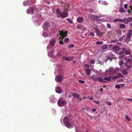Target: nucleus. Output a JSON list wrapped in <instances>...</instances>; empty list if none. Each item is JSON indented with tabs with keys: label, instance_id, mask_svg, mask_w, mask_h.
I'll use <instances>...</instances> for the list:
<instances>
[{
	"label": "nucleus",
	"instance_id": "de8ad7c7",
	"mask_svg": "<svg viewBox=\"0 0 132 132\" xmlns=\"http://www.w3.org/2000/svg\"><path fill=\"white\" fill-rule=\"evenodd\" d=\"M127 63H130L131 62V60L129 59H128L126 61Z\"/></svg>",
	"mask_w": 132,
	"mask_h": 132
},
{
	"label": "nucleus",
	"instance_id": "1a4fd4ad",
	"mask_svg": "<svg viewBox=\"0 0 132 132\" xmlns=\"http://www.w3.org/2000/svg\"><path fill=\"white\" fill-rule=\"evenodd\" d=\"M66 102H64L63 101L61 100H59L58 101L57 103L59 105H64V104H66Z\"/></svg>",
	"mask_w": 132,
	"mask_h": 132
},
{
	"label": "nucleus",
	"instance_id": "423d86ee",
	"mask_svg": "<svg viewBox=\"0 0 132 132\" xmlns=\"http://www.w3.org/2000/svg\"><path fill=\"white\" fill-rule=\"evenodd\" d=\"M56 81L58 82L61 81L63 79V77L61 76H58L55 78Z\"/></svg>",
	"mask_w": 132,
	"mask_h": 132
},
{
	"label": "nucleus",
	"instance_id": "13d9d810",
	"mask_svg": "<svg viewBox=\"0 0 132 132\" xmlns=\"http://www.w3.org/2000/svg\"><path fill=\"white\" fill-rule=\"evenodd\" d=\"M26 1H24L23 2V5L24 6H25L26 5Z\"/></svg>",
	"mask_w": 132,
	"mask_h": 132
},
{
	"label": "nucleus",
	"instance_id": "ddd939ff",
	"mask_svg": "<svg viewBox=\"0 0 132 132\" xmlns=\"http://www.w3.org/2000/svg\"><path fill=\"white\" fill-rule=\"evenodd\" d=\"M122 50L123 51L125 50V54L128 55L130 54V53L129 52V50H126L125 48H122Z\"/></svg>",
	"mask_w": 132,
	"mask_h": 132
},
{
	"label": "nucleus",
	"instance_id": "20e7f679",
	"mask_svg": "<svg viewBox=\"0 0 132 132\" xmlns=\"http://www.w3.org/2000/svg\"><path fill=\"white\" fill-rule=\"evenodd\" d=\"M59 34L61 36L62 38H64L67 35V31L63 32V31H60Z\"/></svg>",
	"mask_w": 132,
	"mask_h": 132
},
{
	"label": "nucleus",
	"instance_id": "f8f14e48",
	"mask_svg": "<svg viewBox=\"0 0 132 132\" xmlns=\"http://www.w3.org/2000/svg\"><path fill=\"white\" fill-rule=\"evenodd\" d=\"M131 37L127 35L125 38V41L126 42H128L130 40Z\"/></svg>",
	"mask_w": 132,
	"mask_h": 132
},
{
	"label": "nucleus",
	"instance_id": "5fc2aeb1",
	"mask_svg": "<svg viewBox=\"0 0 132 132\" xmlns=\"http://www.w3.org/2000/svg\"><path fill=\"white\" fill-rule=\"evenodd\" d=\"M127 6L128 5L127 4H125L124 5V7L125 9H127Z\"/></svg>",
	"mask_w": 132,
	"mask_h": 132
},
{
	"label": "nucleus",
	"instance_id": "a19ab883",
	"mask_svg": "<svg viewBox=\"0 0 132 132\" xmlns=\"http://www.w3.org/2000/svg\"><path fill=\"white\" fill-rule=\"evenodd\" d=\"M125 117L126 118V119H127L128 121H129L130 120V119L127 116L125 115Z\"/></svg>",
	"mask_w": 132,
	"mask_h": 132
},
{
	"label": "nucleus",
	"instance_id": "39448f33",
	"mask_svg": "<svg viewBox=\"0 0 132 132\" xmlns=\"http://www.w3.org/2000/svg\"><path fill=\"white\" fill-rule=\"evenodd\" d=\"M68 16V13L66 12L65 11H64L62 13H61L60 16L61 18H65Z\"/></svg>",
	"mask_w": 132,
	"mask_h": 132
},
{
	"label": "nucleus",
	"instance_id": "8fccbe9b",
	"mask_svg": "<svg viewBox=\"0 0 132 132\" xmlns=\"http://www.w3.org/2000/svg\"><path fill=\"white\" fill-rule=\"evenodd\" d=\"M103 80V79L102 78H101V77L98 78V80L99 81H101V82H102Z\"/></svg>",
	"mask_w": 132,
	"mask_h": 132
},
{
	"label": "nucleus",
	"instance_id": "5701e85b",
	"mask_svg": "<svg viewBox=\"0 0 132 132\" xmlns=\"http://www.w3.org/2000/svg\"><path fill=\"white\" fill-rule=\"evenodd\" d=\"M107 48V46L106 45H104L101 46L102 49L105 50Z\"/></svg>",
	"mask_w": 132,
	"mask_h": 132
},
{
	"label": "nucleus",
	"instance_id": "4d7b16f0",
	"mask_svg": "<svg viewBox=\"0 0 132 132\" xmlns=\"http://www.w3.org/2000/svg\"><path fill=\"white\" fill-rule=\"evenodd\" d=\"M118 42V41L117 40H112V42L114 43H116Z\"/></svg>",
	"mask_w": 132,
	"mask_h": 132
},
{
	"label": "nucleus",
	"instance_id": "4c0bfd02",
	"mask_svg": "<svg viewBox=\"0 0 132 132\" xmlns=\"http://www.w3.org/2000/svg\"><path fill=\"white\" fill-rule=\"evenodd\" d=\"M67 20L68 22L70 23H72V20L70 18H68L67 19Z\"/></svg>",
	"mask_w": 132,
	"mask_h": 132
},
{
	"label": "nucleus",
	"instance_id": "b1692460",
	"mask_svg": "<svg viewBox=\"0 0 132 132\" xmlns=\"http://www.w3.org/2000/svg\"><path fill=\"white\" fill-rule=\"evenodd\" d=\"M120 28L121 29H125V25L123 24H121L119 25Z\"/></svg>",
	"mask_w": 132,
	"mask_h": 132
},
{
	"label": "nucleus",
	"instance_id": "f257e3e1",
	"mask_svg": "<svg viewBox=\"0 0 132 132\" xmlns=\"http://www.w3.org/2000/svg\"><path fill=\"white\" fill-rule=\"evenodd\" d=\"M63 121L65 123L64 125L67 127L69 128L71 126V123L69 122V120L68 118L66 117L64 118Z\"/></svg>",
	"mask_w": 132,
	"mask_h": 132
},
{
	"label": "nucleus",
	"instance_id": "f3484780",
	"mask_svg": "<svg viewBox=\"0 0 132 132\" xmlns=\"http://www.w3.org/2000/svg\"><path fill=\"white\" fill-rule=\"evenodd\" d=\"M124 65L125 67H126L128 68L129 69L131 68V67L129 64L128 65L127 63L126 62L124 63Z\"/></svg>",
	"mask_w": 132,
	"mask_h": 132
},
{
	"label": "nucleus",
	"instance_id": "69168bd1",
	"mask_svg": "<svg viewBox=\"0 0 132 132\" xmlns=\"http://www.w3.org/2000/svg\"><path fill=\"white\" fill-rule=\"evenodd\" d=\"M59 42L60 44H62L63 43V42L62 41L60 40Z\"/></svg>",
	"mask_w": 132,
	"mask_h": 132
},
{
	"label": "nucleus",
	"instance_id": "bf43d9fd",
	"mask_svg": "<svg viewBox=\"0 0 132 132\" xmlns=\"http://www.w3.org/2000/svg\"><path fill=\"white\" fill-rule=\"evenodd\" d=\"M94 80L95 81H96L97 80H98V78H97V77H95L94 78Z\"/></svg>",
	"mask_w": 132,
	"mask_h": 132
},
{
	"label": "nucleus",
	"instance_id": "c85d7f7f",
	"mask_svg": "<svg viewBox=\"0 0 132 132\" xmlns=\"http://www.w3.org/2000/svg\"><path fill=\"white\" fill-rule=\"evenodd\" d=\"M125 56V55L123 54L122 55H120L119 56V59H122V58L124 57Z\"/></svg>",
	"mask_w": 132,
	"mask_h": 132
},
{
	"label": "nucleus",
	"instance_id": "49530a36",
	"mask_svg": "<svg viewBox=\"0 0 132 132\" xmlns=\"http://www.w3.org/2000/svg\"><path fill=\"white\" fill-rule=\"evenodd\" d=\"M78 95L76 93H73L72 95L75 98Z\"/></svg>",
	"mask_w": 132,
	"mask_h": 132
},
{
	"label": "nucleus",
	"instance_id": "0eeeda50",
	"mask_svg": "<svg viewBox=\"0 0 132 132\" xmlns=\"http://www.w3.org/2000/svg\"><path fill=\"white\" fill-rule=\"evenodd\" d=\"M112 49L116 51H119L120 49V48L119 47L116 45L114 46L112 48Z\"/></svg>",
	"mask_w": 132,
	"mask_h": 132
},
{
	"label": "nucleus",
	"instance_id": "680f3d73",
	"mask_svg": "<svg viewBox=\"0 0 132 132\" xmlns=\"http://www.w3.org/2000/svg\"><path fill=\"white\" fill-rule=\"evenodd\" d=\"M123 39L122 37H121L118 40L119 41H121Z\"/></svg>",
	"mask_w": 132,
	"mask_h": 132
},
{
	"label": "nucleus",
	"instance_id": "58836bf2",
	"mask_svg": "<svg viewBox=\"0 0 132 132\" xmlns=\"http://www.w3.org/2000/svg\"><path fill=\"white\" fill-rule=\"evenodd\" d=\"M100 18V17L98 16L94 15V19H95L96 20H97V19Z\"/></svg>",
	"mask_w": 132,
	"mask_h": 132
},
{
	"label": "nucleus",
	"instance_id": "7ed1b4c3",
	"mask_svg": "<svg viewBox=\"0 0 132 132\" xmlns=\"http://www.w3.org/2000/svg\"><path fill=\"white\" fill-rule=\"evenodd\" d=\"M94 29L95 31L97 34L100 36H102L103 35V33L100 32L97 28H94Z\"/></svg>",
	"mask_w": 132,
	"mask_h": 132
},
{
	"label": "nucleus",
	"instance_id": "37998d69",
	"mask_svg": "<svg viewBox=\"0 0 132 132\" xmlns=\"http://www.w3.org/2000/svg\"><path fill=\"white\" fill-rule=\"evenodd\" d=\"M93 101L96 104H98L100 103V102H99V101H96L95 100H93Z\"/></svg>",
	"mask_w": 132,
	"mask_h": 132
},
{
	"label": "nucleus",
	"instance_id": "6e6552de",
	"mask_svg": "<svg viewBox=\"0 0 132 132\" xmlns=\"http://www.w3.org/2000/svg\"><path fill=\"white\" fill-rule=\"evenodd\" d=\"M34 11V8L32 7H31L29 8L27 10V12L28 14L32 13Z\"/></svg>",
	"mask_w": 132,
	"mask_h": 132
},
{
	"label": "nucleus",
	"instance_id": "4468645a",
	"mask_svg": "<svg viewBox=\"0 0 132 132\" xmlns=\"http://www.w3.org/2000/svg\"><path fill=\"white\" fill-rule=\"evenodd\" d=\"M112 78V76H110L109 77H105L104 78V79L106 81H110L111 79Z\"/></svg>",
	"mask_w": 132,
	"mask_h": 132
},
{
	"label": "nucleus",
	"instance_id": "774afa93",
	"mask_svg": "<svg viewBox=\"0 0 132 132\" xmlns=\"http://www.w3.org/2000/svg\"><path fill=\"white\" fill-rule=\"evenodd\" d=\"M96 111V109H92V112H93L95 111Z\"/></svg>",
	"mask_w": 132,
	"mask_h": 132
},
{
	"label": "nucleus",
	"instance_id": "e2e57ef3",
	"mask_svg": "<svg viewBox=\"0 0 132 132\" xmlns=\"http://www.w3.org/2000/svg\"><path fill=\"white\" fill-rule=\"evenodd\" d=\"M77 97L78 98L79 100H82V99H81L79 96L78 95H77Z\"/></svg>",
	"mask_w": 132,
	"mask_h": 132
},
{
	"label": "nucleus",
	"instance_id": "72a5a7b5",
	"mask_svg": "<svg viewBox=\"0 0 132 132\" xmlns=\"http://www.w3.org/2000/svg\"><path fill=\"white\" fill-rule=\"evenodd\" d=\"M69 38H65L64 40V41L65 43L68 42L69 41Z\"/></svg>",
	"mask_w": 132,
	"mask_h": 132
},
{
	"label": "nucleus",
	"instance_id": "bb28decb",
	"mask_svg": "<svg viewBox=\"0 0 132 132\" xmlns=\"http://www.w3.org/2000/svg\"><path fill=\"white\" fill-rule=\"evenodd\" d=\"M127 20H128V22L129 23V22H132V17H129L127 18Z\"/></svg>",
	"mask_w": 132,
	"mask_h": 132
},
{
	"label": "nucleus",
	"instance_id": "79ce46f5",
	"mask_svg": "<svg viewBox=\"0 0 132 132\" xmlns=\"http://www.w3.org/2000/svg\"><path fill=\"white\" fill-rule=\"evenodd\" d=\"M117 76H118V77H122V75L120 73H117Z\"/></svg>",
	"mask_w": 132,
	"mask_h": 132
},
{
	"label": "nucleus",
	"instance_id": "338daca9",
	"mask_svg": "<svg viewBox=\"0 0 132 132\" xmlns=\"http://www.w3.org/2000/svg\"><path fill=\"white\" fill-rule=\"evenodd\" d=\"M89 12L90 13H93L94 11L93 10L90 9V10L89 11Z\"/></svg>",
	"mask_w": 132,
	"mask_h": 132
},
{
	"label": "nucleus",
	"instance_id": "cd10ccee",
	"mask_svg": "<svg viewBox=\"0 0 132 132\" xmlns=\"http://www.w3.org/2000/svg\"><path fill=\"white\" fill-rule=\"evenodd\" d=\"M123 62L122 61H120L119 62V65L120 66L122 67L123 65Z\"/></svg>",
	"mask_w": 132,
	"mask_h": 132
},
{
	"label": "nucleus",
	"instance_id": "603ef678",
	"mask_svg": "<svg viewBox=\"0 0 132 132\" xmlns=\"http://www.w3.org/2000/svg\"><path fill=\"white\" fill-rule=\"evenodd\" d=\"M118 78L117 76H113L112 78L113 80H115L117 79Z\"/></svg>",
	"mask_w": 132,
	"mask_h": 132
},
{
	"label": "nucleus",
	"instance_id": "dca6fc26",
	"mask_svg": "<svg viewBox=\"0 0 132 132\" xmlns=\"http://www.w3.org/2000/svg\"><path fill=\"white\" fill-rule=\"evenodd\" d=\"M56 42V40H52L50 41V44L52 46L54 45Z\"/></svg>",
	"mask_w": 132,
	"mask_h": 132
},
{
	"label": "nucleus",
	"instance_id": "864d4df0",
	"mask_svg": "<svg viewBox=\"0 0 132 132\" xmlns=\"http://www.w3.org/2000/svg\"><path fill=\"white\" fill-rule=\"evenodd\" d=\"M46 25L47 27H49L50 26V24L49 22H47L46 23Z\"/></svg>",
	"mask_w": 132,
	"mask_h": 132
},
{
	"label": "nucleus",
	"instance_id": "473e14b6",
	"mask_svg": "<svg viewBox=\"0 0 132 132\" xmlns=\"http://www.w3.org/2000/svg\"><path fill=\"white\" fill-rule=\"evenodd\" d=\"M123 22L125 24H127L128 23L127 18L124 19L123 20Z\"/></svg>",
	"mask_w": 132,
	"mask_h": 132
},
{
	"label": "nucleus",
	"instance_id": "aec40b11",
	"mask_svg": "<svg viewBox=\"0 0 132 132\" xmlns=\"http://www.w3.org/2000/svg\"><path fill=\"white\" fill-rule=\"evenodd\" d=\"M132 34V30H129L128 31V33L127 35L131 37V36Z\"/></svg>",
	"mask_w": 132,
	"mask_h": 132
},
{
	"label": "nucleus",
	"instance_id": "4be33fe9",
	"mask_svg": "<svg viewBox=\"0 0 132 132\" xmlns=\"http://www.w3.org/2000/svg\"><path fill=\"white\" fill-rule=\"evenodd\" d=\"M119 11L121 13H123L125 12V11L123 8L120 7L119 9Z\"/></svg>",
	"mask_w": 132,
	"mask_h": 132
},
{
	"label": "nucleus",
	"instance_id": "c9c22d12",
	"mask_svg": "<svg viewBox=\"0 0 132 132\" xmlns=\"http://www.w3.org/2000/svg\"><path fill=\"white\" fill-rule=\"evenodd\" d=\"M95 61L94 60L92 59L90 61V62L92 64H94L95 63Z\"/></svg>",
	"mask_w": 132,
	"mask_h": 132
},
{
	"label": "nucleus",
	"instance_id": "6ab92c4d",
	"mask_svg": "<svg viewBox=\"0 0 132 132\" xmlns=\"http://www.w3.org/2000/svg\"><path fill=\"white\" fill-rule=\"evenodd\" d=\"M94 15L89 14L88 16V18L91 20H93L94 19Z\"/></svg>",
	"mask_w": 132,
	"mask_h": 132
},
{
	"label": "nucleus",
	"instance_id": "f03ea898",
	"mask_svg": "<svg viewBox=\"0 0 132 132\" xmlns=\"http://www.w3.org/2000/svg\"><path fill=\"white\" fill-rule=\"evenodd\" d=\"M113 71L114 69L113 68H110L108 70H107L105 72V75L106 76L107 75V73L110 75L112 73H113Z\"/></svg>",
	"mask_w": 132,
	"mask_h": 132
},
{
	"label": "nucleus",
	"instance_id": "6e6d98bb",
	"mask_svg": "<svg viewBox=\"0 0 132 132\" xmlns=\"http://www.w3.org/2000/svg\"><path fill=\"white\" fill-rule=\"evenodd\" d=\"M84 67H87V68H89V66L87 64H85L84 65Z\"/></svg>",
	"mask_w": 132,
	"mask_h": 132
},
{
	"label": "nucleus",
	"instance_id": "393cba45",
	"mask_svg": "<svg viewBox=\"0 0 132 132\" xmlns=\"http://www.w3.org/2000/svg\"><path fill=\"white\" fill-rule=\"evenodd\" d=\"M127 69H125V70H123L122 71V73L125 75H127L128 74V72L127 71Z\"/></svg>",
	"mask_w": 132,
	"mask_h": 132
},
{
	"label": "nucleus",
	"instance_id": "a211bd4d",
	"mask_svg": "<svg viewBox=\"0 0 132 132\" xmlns=\"http://www.w3.org/2000/svg\"><path fill=\"white\" fill-rule=\"evenodd\" d=\"M86 74L87 75H89L90 74V71L89 69H85Z\"/></svg>",
	"mask_w": 132,
	"mask_h": 132
},
{
	"label": "nucleus",
	"instance_id": "f704fd0d",
	"mask_svg": "<svg viewBox=\"0 0 132 132\" xmlns=\"http://www.w3.org/2000/svg\"><path fill=\"white\" fill-rule=\"evenodd\" d=\"M119 85L120 88H121L124 87L125 85V84H119Z\"/></svg>",
	"mask_w": 132,
	"mask_h": 132
},
{
	"label": "nucleus",
	"instance_id": "412c9836",
	"mask_svg": "<svg viewBox=\"0 0 132 132\" xmlns=\"http://www.w3.org/2000/svg\"><path fill=\"white\" fill-rule=\"evenodd\" d=\"M56 14L58 15H60L61 14V11L60 10V9H57L56 10Z\"/></svg>",
	"mask_w": 132,
	"mask_h": 132
},
{
	"label": "nucleus",
	"instance_id": "ea45409f",
	"mask_svg": "<svg viewBox=\"0 0 132 132\" xmlns=\"http://www.w3.org/2000/svg\"><path fill=\"white\" fill-rule=\"evenodd\" d=\"M89 35L91 37H94V34L92 32H90L89 33Z\"/></svg>",
	"mask_w": 132,
	"mask_h": 132
},
{
	"label": "nucleus",
	"instance_id": "c756f323",
	"mask_svg": "<svg viewBox=\"0 0 132 132\" xmlns=\"http://www.w3.org/2000/svg\"><path fill=\"white\" fill-rule=\"evenodd\" d=\"M74 46V45L73 44H70L68 45L67 47L68 48H71L73 47Z\"/></svg>",
	"mask_w": 132,
	"mask_h": 132
},
{
	"label": "nucleus",
	"instance_id": "09e8293b",
	"mask_svg": "<svg viewBox=\"0 0 132 132\" xmlns=\"http://www.w3.org/2000/svg\"><path fill=\"white\" fill-rule=\"evenodd\" d=\"M118 72V69H116L115 70H114L113 73L116 74Z\"/></svg>",
	"mask_w": 132,
	"mask_h": 132
},
{
	"label": "nucleus",
	"instance_id": "0e129e2a",
	"mask_svg": "<svg viewBox=\"0 0 132 132\" xmlns=\"http://www.w3.org/2000/svg\"><path fill=\"white\" fill-rule=\"evenodd\" d=\"M127 100L128 101H132V98H127Z\"/></svg>",
	"mask_w": 132,
	"mask_h": 132
},
{
	"label": "nucleus",
	"instance_id": "9d476101",
	"mask_svg": "<svg viewBox=\"0 0 132 132\" xmlns=\"http://www.w3.org/2000/svg\"><path fill=\"white\" fill-rule=\"evenodd\" d=\"M63 58L65 61H70L73 59L72 57H66L63 56Z\"/></svg>",
	"mask_w": 132,
	"mask_h": 132
},
{
	"label": "nucleus",
	"instance_id": "e433bc0d",
	"mask_svg": "<svg viewBox=\"0 0 132 132\" xmlns=\"http://www.w3.org/2000/svg\"><path fill=\"white\" fill-rule=\"evenodd\" d=\"M43 35L44 37H46L47 36V34L46 32H44L43 33Z\"/></svg>",
	"mask_w": 132,
	"mask_h": 132
},
{
	"label": "nucleus",
	"instance_id": "9b49d317",
	"mask_svg": "<svg viewBox=\"0 0 132 132\" xmlns=\"http://www.w3.org/2000/svg\"><path fill=\"white\" fill-rule=\"evenodd\" d=\"M56 92L57 93L60 94L61 93L62 90L59 87H56Z\"/></svg>",
	"mask_w": 132,
	"mask_h": 132
},
{
	"label": "nucleus",
	"instance_id": "3c124183",
	"mask_svg": "<svg viewBox=\"0 0 132 132\" xmlns=\"http://www.w3.org/2000/svg\"><path fill=\"white\" fill-rule=\"evenodd\" d=\"M107 27L108 28H111V26L108 23L107 24Z\"/></svg>",
	"mask_w": 132,
	"mask_h": 132
},
{
	"label": "nucleus",
	"instance_id": "c03bdc74",
	"mask_svg": "<svg viewBox=\"0 0 132 132\" xmlns=\"http://www.w3.org/2000/svg\"><path fill=\"white\" fill-rule=\"evenodd\" d=\"M124 53V52L123 51H120V52H119L118 53L120 55H121L123 54Z\"/></svg>",
	"mask_w": 132,
	"mask_h": 132
},
{
	"label": "nucleus",
	"instance_id": "052dcab7",
	"mask_svg": "<svg viewBox=\"0 0 132 132\" xmlns=\"http://www.w3.org/2000/svg\"><path fill=\"white\" fill-rule=\"evenodd\" d=\"M115 22H118L119 21V19H116L114 20Z\"/></svg>",
	"mask_w": 132,
	"mask_h": 132
},
{
	"label": "nucleus",
	"instance_id": "2f4dec72",
	"mask_svg": "<svg viewBox=\"0 0 132 132\" xmlns=\"http://www.w3.org/2000/svg\"><path fill=\"white\" fill-rule=\"evenodd\" d=\"M96 44L98 45H102L103 44V42L101 41H97L96 42Z\"/></svg>",
	"mask_w": 132,
	"mask_h": 132
},
{
	"label": "nucleus",
	"instance_id": "a18cd8bd",
	"mask_svg": "<svg viewBox=\"0 0 132 132\" xmlns=\"http://www.w3.org/2000/svg\"><path fill=\"white\" fill-rule=\"evenodd\" d=\"M78 81L79 82L82 84L84 83L85 82L84 81L81 80H79Z\"/></svg>",
	"mask_w": 132,
	"mask_h": 132
},
{
	"label": "nucleus",
	"instance_id": "2eb2a0df",
	"mask_svg": "<svg viewBox=\"0 0 132 132\" xmlns=\"http://www.w3.org/2000/svg\"><path fill=\"white\" fill-rule=\"evenodd\" d=\"M77 21L79 23H81L83 21V19L81 17L78 18L77 19Z\"/></svg>",
	"mask_w": 132,
	"mask_h": 132
},
{
	"label": "nucleus",
	"instance_id": "a878e982",
	"mask_svg": "<svg viewBox=\"0 0 132 132\" xmlns=\"http://www.w3.org/2000/svg\"><path fill=\"white\" fill-rule=\"evenodd\" d=\"M117 34L119 35H121L122 33L121 30L120 29L118 30L117 31Z\"/></svg>",
	"mask_w": 132,
	"mask_h": 132
},
{
	"label": "nucleus",
	"instance_id": "7c9ffc66",
	"mask_svg": "<svg viewBox=\"0 0 132 132\" xmlns=\"http://www.w3.org/2000/svg\"><path fill=\"white\" fill-rule=\"evenodd\" d=\"M115 87L117 89H119L120 88V86L119 84H117L115 85Z\"/></svg>",
	"mask_w": 132,
	"mask_h": 132
}]
</instances>
